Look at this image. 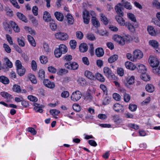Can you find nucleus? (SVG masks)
Wrapping results in <instances>:
<instances>
[{"instance_id": "nucleus-1", "label": "nucleus", "mask_w": 160, "mask_h": 160, "mask_svg": "<svg viewBox=\"0 0 160 160\" xmlns=\"http://www.w3.org/2000/svg\"><path fill=\"white\" fill-rule=\"evenodd\" d=\"M103 72L105 75L109 79H114L115 76L113 74L111 70L108 67H106L103 68Z\"/></svg>"}, {"instance_id": "nucleus-2", "label": "nucleus", "mask_w": 160, "mask_h": 160, "mask_svg": "<svg viewBox=\"0 0 160 160\" xmlns=\"http://www.w3.org/2000/svg\"><path fill=\"white\" fill-rule=\"evenodd\" d=\"M113 39L115 41L121 45H123L125 44L126 39L125 38H123L118 34L115 35L113 37Z\"/></svg>"}, {"instance_id": "nucleus-3", "label": "nucleus", "mask_w": 160, "mask_h": 160, "mask_svg": "<svg viewBox=\"0 0 160 160\" xmlns=\"http://www.w3.org/2000/svg\"><path fill=\"white\" fill-rule=\"evenodd\" d=\"M82 96L81 93L79 91H76L72 93L71 99L73 102H77L80 99Z\"/></svg>"}, {"instance_id": "nucleus-4", "label": "nucleus", "mask_w": 160, "mask_h": 160, "mask_svg": "<svg viewBox=\"0 0 160 160\" xmlns=\"http://www.w3.org/2000/svg\"><path fill=\"white\" fill-rule=\"evenodd\" d=\"M160 63L159 60L156 56H151V67L152 68L158 67Z\"/></svg>"}, {"instance_id": "nucleus-5", "label": "nucleus", "mask_w": 160, "mask_h": 160, "mask_svg": "<svg viewBox=\"0 0 160 160\" xmlns=\"http://www.w3.org/2000/svg\"><path fill=\"white\" fill-rule=\"evenodd\" d=\"M134 59L132 60L133 62L137 61V59L141 58L143 56V53L139 50H137L133 52Z\"/></svg>"}, {"instance_id": "nucleus-6", "label": "nucleus", "mask_w": 160, "mask_h": 160, "mask_svg": "<svg viewBox=\"0 0 160 160\" xmlns=\"http://www.w3.org/2000/svg\"><path fill=\"white\" fill-rule=\"evenodd\" d=\"M55 36L56 38L62 40H66L68 39V36L65 33L61 32H58L55 34Z\"/></svg>"}, {"instance_id": "nucleus-7", "label": "nucleus", "mask_w": 160, "mask_h": 160, "mask_svg": "<svg viewBox=\"0 0 160 160\" xmlns=\"http://www.w3.org/2000/svg\"><path fill=\"white\" fill-rule=\"evenodd\" d=\"M126 27L131 32H134L135 31V28L138 27L137 23L132 24L130 22H126L125 24Z\"/></svg>"}, {"instance_id": "nucleus-8", "label": "nucleus", "mask_w": 160, "mask_h": 160, "mask_svg": "<svg viewBox=\"0 0 160 160\" xmlns=\"http://www.w3.org/2000/svg\"><path fill=\"white\" fill-rule=\"evenodd\" d=\"M82 18L84 23L88 24L90 21V16L88 12L86 10H84L82 12Z\"/></svg>"}, {"instance_id": "nucleus-9", "label": "nucleus", "mask_w": 160, "mask_h": 160, "mask_svg": "<svg viewBox=\"0 0 160 160\" xmlns=\"http://www.w3.org/2000/svg\"><path fill=\"white\" fill-rule=\"evenodd\" d=\"M43 82L44 85L48 88H52L55 87L54 83L48 79L44 80Z\"/></svg>"}, {"instance_id": "nucleus-10", "label": "nucleus", "mask_w": 160, "mask_h": 160, "mask_svg": "<svg viewBox=\"0 0 160 160\" xmlns=\"http://www.w3.org/2000/svg\"><path fill=\"white\" fill-rule=\"evenodd\" d=\"M9 23L15 32L18 33L20 32V29L15 22L12 21H10Z\"/></svg>"}, {"instance_id": "nucleus-11", "label": "nucleus", "mask_w": 160, "mask_h": 160, "mask_svg": "<svg viewBox=\"0 0 160 160\" xmlns=\"http://www.w3.org/2000/svg\"><path fill=\"white\" fill-rule=\"evenodd\" d=\"M113 109L118 112H123L124 111L123 107L118 103H116L114 105Z\"/></svg>"}, {"instance_id": "nucleus-12", "label": "nucleus", "mask_w": 160, "mask_h": 160, "mask_svg": "<svg viewBox=\"0 0 160 160\" xmlns=\"http://www.w3.org/2000/svg\"><path fill=\"white\" fill-rule=\"evenodd\" d=\"M122 6L121 4L118 3L115 6V9L118 14L119 15L123 16V13L122 9Z\"/></svg>"}, {"instance_id": "nucleus-13", "label": "nucleus", "mask_w": 160, "mask_h": 160, "mask_svg": "<svg viewBox=\"0 0 160 160\" xmlns=\"http://www.w3.org/2000/svg\"><path fill=\"white\" fill-rule=\"evenodd\" d=\"M126 67L128 69L133 70L136 68V66L132 63L130 62H126L125 64Z\"/></svg>"}, {"instance_id": "nucleus-14", "label": "nucleus", "mask_w": 160, "mask_h": 160, "mask_svg": "<svg viewBox=\"0 0 160 160\" xmlns=\"http://www.w3.org/2000/svg\"><path fill=\"white\" fill-rule=\"evenodd\" d=\"M43 18L45 21L48 22H50L51 20V15L47 11L44 12Z\"/></svg>"}, {"instance_id": "nucleus-15", "label": "nucleus", "mask_w": 160, "mask_h": 160, "mask_svg": "<svg viewBox=\"0 0 160 160\" xmlns=\"http://www.w3.org/2000/svg\"><path fill=\"white\" fill-rule=\"evenodd\" d=\"M95 54L99 57L102 56L104 54V51L103 49L101 48H98L95 50Z\"/></svg>"}, {"instance_id": "nucleus-16", "label": "nucleus", "mask_w": 160, "mask_h": 160, "mask_svg": "<svg viewBox=\"0 0 160 160\" xmlns=\"http://www.w3.org/2000/svg\"><path fill=\"white\" fill-rule=\"evenodd\" d=\"M122 16L120 15L117 16L116 17V19L118 23L121 26H124L125 25V20L122 17Z\"/></svg>"}, {"instance_id": "nucleus-17", "label": "nucleus", "mask_w": 160, "mask_h": 160, "mask_svg": "<svg viewBox=\"0 0 160 160\" xmlns=\"http://www.w3.org/2000/svg\"><path fill=\"white\" fill-rule=\"evenodd\" d=\"M79 49L80 51L82 52H86L88 49V46L85 43H82L79 46Z\"/></svg>"}, {"instance_id": "nucleus-18", "label": "nucleus", "mask_w": 160, "mask_h": 160, "mask_svg": "<svg viewBox=\"0 0 160 160\" xmlns=\"http://www.w3.org/2000/svg\"><path fill=\"white\" fill-rule=\"evenodd\" d=\"M84 75L86 77L90 80H93L95 78V77L93 74L92 72L88 70L85 71Z\"/></svg>"}, {"instance_id": "nucleus-19", "label": "nucleus", "mask_w": 160, "mask_h": 160, "mask_svg": "<svg viewBox=\"0 0 160 160\" xmlns=\"http://www.w3.org/2000/svg\"><path fill=\"white\" fill-rule=\"evenodd\" d=\"M54 15L56 19L60 21H63L64 18L63 14L60 12H56L54 13Z\"/></svg>"}, {"instance_id": "nucleus-20", "label": "nucleus", "mask_w": 160, "mask_h": 160, "mask_svg": "<svg viewBox=\"0 0 160 160\" xmlns=\"http://www.w3.org/2000/svg\"><path fill=\"white\" fill-rule=\"evenodd\" d=\"M58 49L63 54L66 53L68 51V48L64 44H60L59 46Z\"/></svg>"}, {"instance_id": "nucleus-21", "label": "nucleus", "mask_w": 160, "mask_h": 160, "mask_svg": "<svg viewBox=\"0 0 160 160\" xmlns=\"http://www.w3.org/2000/svg\"><path fill=\"white\" fill-rule=\"evenodd\" d=\"M138 72L142 73V74L145 72L147 70V68L144 65L139 64L138 65Z\"/></svg>"}, {"instance_id": "nucleus-22", "label": "nucleus", "mask_w": 160, "mask_h": 160, "mask_svg": "<svg viewBox=\"0 0 160 160\" xmlns=\"http://www.w3.org/2000/svg\"><path fill=\"white\" fill-rule=\"evenodd\" d=\"M92 23L96 28H98L100 26V23L98 19L95 17H92L91 19Z\"/></svg>"}, {"instance_id": "nucleus-23", "label": "nucleus", "mask_w": 160, "mask_h": 160, "mask_svg": "<svg viewBox=\"0 0 160 160\" xmlns=\"http://www.w3.org/2000/svg\"><path fill=\"white\" fill-rule=\"evenodd\" d=\"M100 18L101 21L105 25H107L108 23V21L105 16L102 13L100 14Z\"/></svg>"}, {"instance_id": "nucleus-24", "label": "nucleus", "mask_w": 160, "mask_h": 160, "mask_svg": "<svg viewBox=\"0 0 160 160\" xmlns=\"http://www.w3.org/2000/svg\"><path fill=\"white\" fill-rule=\"evenodd\" d=\"M17 16L18 18L24 22H28V20L25 16L22 13L19 12L17 13Z\"/></svg>"}, {"instance_id": "nucleus-25", "label": "nucleus", "mask_w": 160, "mask_h": 160, "mask_svg": "<svg viewBox=\"0 0 160 160\" xmlns=\"http://www.w3.org/2000/svg\"><path fill=\"white\" fill-rule=\"evenodd\" d=\"M3 24L5 29L9 33H11L12 30L9 24L6 22H5L3 23Z\"/></svg>"}, {"instance_id": "nucleus-26", "label": "nucleus", "mask_w": 160, "mask_h": 160, "mask_svg": "<svg viewBox=\"0 0 160 160\" xmlns=\"http://www.w3.org/2000/svg\"><path fill=\"white\" fill-rule=\"evenodd\" d=\"M151 45L156 49V52H158V50L157 49L158 48L159 44L157 41L155 40H151Z\"/></svg>"}, {"instance_id": "nucleus-27", "label": "nucleus", "mask_w": 160, "mask_h": 160, "mask_svg": "<svg viewBox=\"0 0 160 160\" xmlns=\"http://www.w3.org/2000/svg\"><path fill=\"white\" fill-rule=\"evenodd\" d=\"M24 41V38L22 36L17 38V41L18 45L21 47H23L25 46Z\"/></svg>"}, {"instance_id": "nucleus-28", "label": "nucleus", "mask_w": 160, "mask_h": 160, "mask_svg": "<svg viewBox=\"0 0 160 160\" xmlns=\"http://www.w3.org/2000/svg\"><path fill=\"white\" fill-rule=\"evenodd\" d=\"M118 56L114 54L111 56L108 59V61L110 63H112L116 61L118 58Z\"/></svg>"}, {"instance_id": "nucleus-29", "label": "nucleus", "mask_w": 160, "mask_h": 160, "mask_svg": "<svg viewBox=\"0 0 160 160\" xmlns=\"http://www.w3.org/2000/svg\"><path fill=\"white\" fill-rule=\"evenodd\" d=\"M0 82L5 84H7L9 83V80L6 77L2 76L0 77Z\"/></svg>"}, {"instance_id": "nucleus-30", "label": "nucleus", "mask_w": 160, "mask_h": 160, "mask_svg": "<svg viewBox=\"0 0 160 160\" xmlns=\"http://www.w3.org/2000/svg\"><path fill=\"white\" fill-rule=\"evenodd\" d=\"M28 40L31 45L33 47L36 46V43L33 37L30 35L27 36Z\"/></svg>"}, {"instance_id": "nucleus-31", "label": "nucleus", "mask_w": 160, "mask_h": 160, "mask_svg": "<svg viewBox=\"0 0 160 160\" xmlns=\"http://www.w3.org/2000/svg\"><path fill=\"white\" fill-rule=\"evenodd\" d=\"M0 95L2 97L5 98L10 99L12 98V96L10 94L6 92H1Z\"/></svg>"}, {"instance_id": "nucleus-32", "label": "nucleus", "mask_w": 160, "mask_h": 160, "mask_svg": "<svg viewBox=\"0 0 160 160\" xmlns=\"http://www.w3.org/2000/svg\"><path fill=\"white\" fill-rule=\"evenodd\" d=\"M12 89L14 92L18 93H20L21 92L20 86L17 84H15L13 86Z\"/></svg>"}, {"instance_id": "nucleus-33", "label": "nucleus", "mask_w": 160, "mask_h": 160, "mask_svg": "<svg viewBox=\"0 0 160 160\" xmlns=\"http://www.w3.org/2000/svg\"><path fill=\"white\" fill-rule=\"evenodd\" d=\"M152 72L155 74L160 76V67H156L152 68Z\"/></svg>"}, {"instance_id": "nucleus-34", "label": "nucleus", "mask_w": 160, "mask_h": 160, "mask_svg": "<svg viewBox=\"0 0 160 160\" xmlns=\"http://www.w3.org/2000/svg\"><path fill=\"white\" fill-rule=\"evenodd\" d=\"M66 17L68 23L70 24H72L74 22V18L72 15L69 13H68Z\"/></svg>"}, {"instance_id": "nucleus-35", "label": "nucleus", "mask_w": 160, "mask_h": 160, "mask_svg": "<svg viewBox=\"0 0 160 160\" xmlns=\"http://www.w3.org/2000/svg\"><path fill=\"white\" fill-rule=\"evenodd\" d=\"M34 109L36 112L41 113L43 112V110L41 108L42 105L37 103H35L34 105Z\"/></svg>"}, {"instance_id": "nucleus-36", "label": "nucleus", "mask_w": 160, "mask_h": 160, "mask_svg": "<svg viewBox=\"0 0 160 160\" xmlns=\"http://www.w3.org/2000/svg\"><path fill=\"white\" fill-rule=\"evenodd\" d=\"M95 77L100 82H104L105 81V78L104 77L99 73H97L95 75Z\"/></svg>"}, {"instance_id": "nucleus-37", "label": "nucleus", "mask_w": 160, "mask_h": 160, "mask_svg": "<svg viewBox=\"0 0 160 160\" xmlns=\"http://www.w3.org/2000/svg\"><path fill=\"white\" fill-rule=\"evenodd\" d=\"M38 78L41 79H43L45 77V72L43 70L41 69L40 70L38 73Z\"/></svg>"}, {"instance_id": "nucleus-38", "label": "nucleus", "mask_w": 160, "mask_h": 160, "mask_svg": "<svg viewBox=\"0 0 160 160\" xmlns=\"http://www.w3.org/2000/svg\"><path fill=\"white\" fill-rule=\"evenodd\" d=\"M141 78L144 81H147L149 80L150 77L149 75L144 72L141 75Z\"/></svg>"}, {"instance_id": "nucleus-39", "label": "nucleus", "mask_w": 160, "mask_h": 160, "mask_svg": "<svg viewBox=\"0 0 160 160\" xmlns=\"http://www.w3.org/2000/svg\"><path fill=\"white\" fill-rule=\"evenodd\" d=\"M71 65L70 69L72 70H76L78 69V64L75 62H72L70 63Z\"/></svg>"}, {"instance_id": "nucleus-40", "label": "nucleus", "mask_w": 160, "mask_h": 160, "mask_svg": "<svg viewBox=\"0 0 160 160\" xmlns=\"http://www.w3.org/2000/svg\"><path fill=\"white\" fill-rule=\"evenodd\" d=\"M17 72L18 74L20 76H23L25 72V69L23 67L22 68L17 69Z\"/></svg>"}, {"instance_id": "nucleus-41", "label": "nucleus", "mask_w": 160, "mask_h": 160, "mask_svg": "<svg viewBox=\"0 0 160 160\" xmlns=\"http://www.w3.org/2000/svg\"><path fill=\"white\" fill-rule=\"evenodd\" d=\"M28 78L29 79L32 83L34 84L37 83V81L35 76L32 74H30L28 76Z\"/></svg>"}, {"instance_id": "nucleus-42", "label": "nucleus", "mask_w": 160, "mask_h": 160, "mask_svg": "<svg viewBox=\"0 0 160 160\" xmlns=\"http://www.w3.org/2000/svg\"><path fill=\"white\" fill-rule=\"evenodd\" d=\"M68 72V71L65 69H60L57 72V74L59 75H62Z\"/></svg>"}, {"instance_id": "nucleus-43", "label": "nucleus", "mask_w": 160, "mask_h": 160, "mask_svg": "<svg viewBox=\"0 0 160 160\" xmlns=\"http://www.w3.org/2000/svg\"><path fill=\"white\" fill-rule=\"evenodd\" d=\"M128 16V18L132 21L136 22V19L134 14L132 13H129L127 14Z\"/></svg>"}, {"instance_id": "nucleus-44", "label": "nucleus", "mask_w": 160, "mask_h": 160, "mask_svg": "<svg viewBox=\"0 0 160 160\" xmlns=\"http://www.w3.org/2000/svg\"><path fill=\"white\" fill-rule=\"evenodd\" d=\"M40 61L42 64H46L48 62L47 58L44 56H41L39 58Z\"/></svg>"}, {"instance_id": "nucleus-45", "label": "nucleus", "mask_w": 160, "mask_h": 160, "mask_svg": "<svg viewBox=\"0 0 160 160\" xmlns=\"http://www.w3.org/2000/svg\"><path fill=\"white\" fill-rule=\"evenodd\" d=\"M70 45L72 49H74L76 46L77 42L74 40H71L69 42Z\"/></svg>"}, {"instance_id": "nucleus-46", "label": "nucleus", "mask_w": 160, "mask_h": 160, "mask_svg": "<svg viewBox=\"0 0 160 160\" xmlns=\"http://www.w3.org/2000/svg\"><path fill=\"white\" fill-rule=\"evenodd\" d=\"M123 91L124 93V101L126 102H128L130 99V97L128 94L125 93V91L124 90H123Z\"/></svg>"}, {"instance_id": "nucleus-47", "label": "nucleus", "mask_w": 160, "mask_h": 160, "mask_svg": "<svg viewBox=\"0 0 160 160\" xmlns=\"http://www.w3.org/2000/svg\"><path fill=\"white\" fill-rule=\"evenodd\" d=\"M50 27L52 30H55L57 28V25L54 21H52L50 22Z\"/></svg>"}, {"instance_id": "nucleus-48", "label": "nucleus", "mask_w": 160, "mask_h": 160, "mask_svg": "<svg viewBox=\"0 0 160 160\" xmlns=\"http://www.w3.org/2000/svg\"><path fill=\"white\" fill-rule=\"evenodd\" d=\"M62 54L58 48H56L54 51V55L57 58H60Z\"/></svg>"}, {"instance_id": "nucleus-49", "label": "nucleus", "mask_w": 160, "mask_h": 160, "mask_svg": "<svg viewBox=\"0 0 160 160\" xmlns=\"http://www.w3.org/2000/svg\"><path fill=\"white\" fill-rule=\"evenodd\" d=\"M3 47L4 48L5 51L7 53H9L11 52V50L9 46L5 43H4L3 44Z\"/></svg>"}, {"instance_id": "nucleus-50", "label": "nucleus", "mask_w": 160, "mask_h": 160, "mask_svg": "<svg viewBox=\"0 0 160 160\" xmlns=\"http://www.w3.org/2000/svg\"><path fill=\"white\" fill-rule=\"evenodd\" d=\"M4 59L7 66L9 68H11L12 66V62H10L9 60L7 58H5Z\"/></svg>"}, {"instance_id": "nucleus-51", "label": "nucleus", "mask_w": 160, "mask_h": 160, "mask_svg": "<svg viewBox=\"0 0 160 160\" xmlns=\"http://www.w3.org/2000/svg\"><path fill=\"white\" fill-rule=\"evenodd\" d=\"M89 52L91 56H93L94 54V48L92 43H89Z\"/></svg>"}, {"instance_id": "nucleus-52", "label": "nucleus", "mask_w": 160, "mask_h": 160, "mask_svg": "<svg viewBox=\"0 0 160 160\" xmlns=\"http://www.w3.org/2000/svg\"><path fill=\"white\" fill-rule=\"evenodd\" d=\"M64 60H65V61H71L72 58V55H65L63 58Z\"/></svg>"}, {"instance_id": "nucleus-53", "label": "nucleus", "mask_w": 160, "mask_h": 160, "mask_svg": "<svg viewBox=\"0 0 160 160\" xmlns=\"http://www.w3.org/2000/svg\"><path fill=\"white\" fill-rule=\"evenodd\" d=\"M109 28L110 30L114 32H117L118 31V28L115 26L113 25L109 26Z\"/></svg>"}, {"instance_id": "nucleus-54", "label": "nucleus", "mask_w": 160, "mask_h": 160, "mask_svg": "<svg viewBox=\"0 0 160 160\" xmlns=\"http://www.w3.org/2000/svg\"><path fill=\"white\" fill-rule=\"evenodd\" d=\"M50 112L52 115L54 116L58 115L60 113V112L58 110L52 109L50 110Z\"/></svg>"}, {"instance_id": "nucleus-55", "label": "nucleus", "mask_w": 160, "mask_h": 160, "mask_svg": "<svg viewBox=\"0 0 160 160\" xmlns=\"http://www.w3.org/2000/svg\"><path fill=\"white\" fill-rule=\"evenodd\" d=\"M137 106L135 105L130 104L129 106V108L132 112L135 111L137 108Z\"/></svg>"}, {"instance_id": "nucleus-56", "label": "nucleus", "mask_w": 160, "mask_h": 160, "mask_svg": "<svg viewBox=\"0 0 160 160\" xmlns=\"http://www.w3.org/2000/svg\"><path fill=\"white\" fill-rule=\"evenodd\" d=\"M113 97L114 99L117 101H120L121 98V96L117 93H114L113 94Z\"/></svg>"}, {"instance_id": "nucleus-57", "label": "nucleus", "mask_w": 160, "mask_h": 160, "mask_svg": "<svg viewBox=\"0 0 160 160\" xmlns=\"http://www.w3.org/2000/svg\"><path fill=\"white\" fill-rule=\"evenodd\" d=\"M12 5L18 9L20 8L18 3L16 0H9Z\"/></svg>"}, {"instance_id": "nucleus-58", "label": "nucleus", "mask_w": 160, "mask_h": 160, "mask_svg": "<svg viewBox=\"0 0 160 160\" xmlns=\"http://www.w3.org/2000/svg\"><path fill=\"white\" fill-rule=\"evenodd\" d=\"M86 37L88 39L90 40H94L95 39V38L94 35L90 33L88 34Z\"/></svg>"}, {"instance_id": "nucleus-59", "label": "nucleus", "mask_w": 160, "mask_h": 160, "mask_svg": "<svg viewBox=\"0 0 160 160\" xmlns=\"http://www.w3.org/2000/svg\"><path fill=\"white\" fill-rule=\"evenodd\" d=\"M31 66L32 69L36 71L37 68V65L36 61L34 60H32L31 62Z\"/></svg>"}, {"instance_id": "nucleus-60", "label": "nucleus", "mask_w": 160, "mask_h": 160, "mask_svg": "<svg viewBox=\"0 0 160 160\" xmlns=\"http://www.w3.org/2000/svg\"><path fill=\"white\" fill-rule=\"evenodd\" d=\"M69 93L68 91H65L63 92L61 94V96L63 98H67L69 96Z\"/></svg>"}, {"instance_id": "nucleus-61", "label": "nucleus", "mask_w": 160, "mask_h": 160, "mask_svg": "<svg viewBox=\"0 0 160 160\" xmlns=\"http://www.w3.org/2000/svg\"><path fill=\"white\" fill-rule=\"evenodd\" d=\"M28 98L30 101L32 102H36L38 101V99L37 98L32 95L28 96Z\"/></svg>"}, {"instance_id": "nucleus-62", "label": "nucleus", "mask_w": 160, "mask_h": 160, "mask_svg": "<svg viewBox=\"0 0 160 160\" xmlns=\"http://www.w3.org/2000/svg\"><path fill=\"white\" fill-rule=\"evenodd\" d=\"M153 6L157 9H160V3L158 1L155 0L153 2Z\"/></svg>"}, {"instance_id": "nucleus-63", "label": "nucleus", "mask_w": 160, "mask_h": 160, "mask_svg": "<svg viewBox=\"0 0 160 160\" xmlns=\"http://www.w3.org/2000/svg\"><path fill=\"white\" fill-rule=\"evenodd\" d=\"M134 76H132L127 80L128 83L129 85H132L134 82Z\"/></svg>"}, {"instance_id": "nucleus-64", "label": "nucleus", "mask_w": 160, "mask_h": 160, "mask_svg": "<svg viewBox=\"0 0 160 160\" xmlns=\"http://www.w3.org/2000/svg\"><path fill=\"white\" fill-rule=\"evenodd\" d=\"M72 108L73 109L77 112L80 111L81 109L80 107L78 104H75L73 105Z\"/></svg>"}]
</instances>
